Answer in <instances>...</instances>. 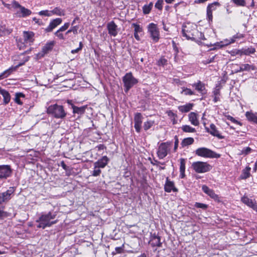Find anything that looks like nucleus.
<instances>
[{"instance_id": "f257e3e1", "label": "nucleus", "mask_w": 257, "mask_h": 257, "mask_svg": "<svg viewBox=\"0 0 257 257\" xmlns=\"http://www.w3.org/2000/svg\"><path fill=\"white\" fill-rule=\"evenodd\" d=\"M182 33L187 39L194 41L198 44L205 39L204 34L197 29V26L191 23H187L182 26Z\"/></svg>"}, {"instance_id": "f03ea898", "label": "nucleus", "mask_w": 257, "mask_h": 257, "mask_svg": "<svg viewBox=\"0 0 257 257\" xmlns=\"http://www.w3.org/2000/svg\"><path fill=\"white\" fill-rule=\"evenodd\" d=\"M56 216L55 212L49 211L47 213H42L36 220V222L38 223L37 227L42 229L51 227L57 222V220L55 219Z\"/></svg>"}, {"instance_id": "7ed1b4c3", "label": "nucleus", "mask_w": 257, "mask_h": 257, "mask_svg": "<svg viewBox=\"0 0 257 257\" xmlns=\"http://www.w3.org/2000/svg\"><path fill=\"white\" fill-rule=\"evenodd\" d=\"M47 112L57 118H63L66 115L63 106L57 104L50 105L47 108Z\"/></svg>"}, {"instance_id": "20e7f679", "label": "nucleus", "mask_w": 257, "mask_h": 257, "mask_svg": "<svg viewBox=\"0 0 257 257\" xmlns=\"http://www.w3.org/2000/svg\"><path fill=\"white\" fill-rule=\"evenodd\" d=\"M195 154L198 156L205 158L217 159L220 157V154H217L211 150L205 147L198 148L195 150Z\"/></svg>"}, {"instance_id": "39448f33", "label": "nucleus", "mask_w": 257, "mask_h": 257, "mask_svg": "<svg viewBox=\"0 0 257 257\" xmlns=\"http://www.w3.org/2000/svg\"><path fill=\"white\" fill-rule=\"evenodd\" d=\"M124 91L127 92L135 85L138 83V80L134 77L132 73L128 72L122 77Z\"/></svg>"}, {"instance_id": "423d86ee", "label": "nucleus", "mask_w": 257, "mask_h": 257, "mask_svg": "<svg viewBox=\"0 0 257 257\" xmlns=\"http://www.w3.org/2000/svg\"><path fill=\"white\" fill-rule=\"evenodd\" d=\"M193 170L198 173H204L209 171L211 166L207 162L197 161L193 162L192 164Z\"/></svg>"}, {"instance_id": "0eeeda50", "label": "nucleus", "mask_w": 257, "mask_h": 257, "mask_svg": "<svg viewBox=\"0 0 257 257\" xmlns=\"http://www.w3.org/2000/svg\"><path fill=\"white\" fill-rule=\"evenodd\" d=\"M34 33L31 31L23 32L24 43L21 41L18 42V46L20 50L23 49L27 45H31L34 42Z\"/></svg>"}, {"instance_id": "6e6552de", "label": "nucleus", "mask_w": 257, "mask_h": 257, "mask_svg": "<svg viewBox=\"0 0 257 257\" xmlns=\"http://www.w3.org/2000/svg\"><path fill=\"white\" fill-rule=\"evenodd\" d=\"M172 143L170 142L162 143L158 147L157 156L160 159H163L166 157L170 151Z\"/></svg>"}, {"instance_id": "1a4fd4ad", "label": "nucleus", "mask_w": 257, "mask_h": 257, "mask_svg": "<svg viewBox=\"0 0 257 257\" xmlns=\"http://www.w3.org/2000/svg\"><path fill=\"white\" fill-rule=\"evenodd\" d=\"M148 33L153 41L156 43L160 39V32L157 25L153 23H150L147 27Z\"/></svg>"}, {"instance_id": "9d476101", "label": "nucleus", "mask_w": 257, "mask_h": 257, "mask_svg": "<svg viewBox=\"0 0 257 257\" xmlns=\"http://www.w3.org/2000/svg\"><path fill=\"white\" fill-rule=\"evenodd\" d=\"M29 60V57L26 56L24 58L22 62L19 63L15 67H11L8 69L5 70L0 74V80H2L5 78H7L14 71H15L17 68L24 65L26 62Z\"/></svg>"}, {"instance_id": "9b49d317", "label": "nucleus", "mask_w": 257, "mask_h": 257, "mask_svg": "<svg viewBox=\"0 0 257 257\" xmlns=\"http://www.w3.org/2000/svg\"><path fill=\"white\" fill-rule=\"evenodd\" d=\"M12 174V169L10 165H0V180H6L11 177Z\"/></svg>"}, {"instance_id": "f8f14e48", "label": "nucleus", "mask_w": 257, "mask_h": 257, "mask_svg": "<svg viewBox=\"0 0 257 257\" xmlns=\"http://www.w3.org/2000/svg\"><path fill=\"white\" fill-rule=\"evenodd\" d=\"M243 37V35L241 34L240 35H235L230 39H225L223 41H220L219 42H217L214 44V45L217 48H222L224 46H227L229 44L233 43L236 39L241 38Z\"/></svg>"}, {"instance_id": "ddd939ff", "label": "nucleus", "mask_w": 257, "mask_h": 257, "mask_svg": "<svg viewBox=\"0 0 257 257\" xmlns=\"http://www.w3.org/2000/svg\"><path fill=\"white\" fill-rule=\"evenodd\" d=\"M54 46V42L51 41L47 43L42 48L41 52L38 53L37 55V59H40L43 57L46 54L51 51Z\"/></svg>"}, {"instance_id": "4468645a", "label": "nucleus", "mask_w": 257, "mask_h": 257, "mask_svg": "<svg viewBox=\"0 0 257 257\" xmlns=\"http://www.w3.org/2000/svg\"><path fill=\"white\" fill-rule=\"evenodd\" d=\"M14 187H10L7 191L0 193V204L9 200L11 198V195L14 193Z\"/></svg>"}, {"instance_id": "2eb2a0df", "label": "nucleus", "mask_w": 257, "mask_h": 257, "mask_svg": "<svg viewBox=\"0 0 257 257\" xmlns=\"http://www.w3.org/2000/svg\"><path fill=\"white\" fill-rule=\"evenodd\" d=\"M143 116L141 113H136L135 114L134 121L135 125L134 127L137 132L140 133L141 130Z\"/></svg>"}, {"instance_id": "dca6fc26", "label": "nucleus", "mask_w": 257, "mask_h": 257, "mask_svg": "<svg viewBox=\"0 0 257 257\" xmlns=\"http://www.w3.org/2000/svg\"><path fill=\"white\" fill-rule=\"evenodd\" d=\"M241 201L257 212V203L255 200L249 199L247 196H243L241 199Z\"/></svg>"}, {"instance_id": "f3484780", "label": "nucleus", "mask_w": 257, "mask_h": 257, "mask_svg": "<svg viewBox=\"0 0 257 257\" xmlns=\"http://www.w3.org/2000/svg\"><path fill=\"white\" fill-rule=\"evenodd\" d=\"M164 190L166 192L170 193L171 191L176 192L178 189L175 187L174 182L170 181L167 177L164 185Z\"/></svg>"}, {"instance_id": "a211bd4d", "label": "nucleus", "mask_w": 257, "mask_h": 257, "mask_svg": "<svg viewBox=\"0 0 257 257\" xmlns=\"http://www.w3.org/2000/svg\"><path fill=\"white\" fill-rule=\"evenodd\" d=\"M107 28L110 35L115 37L117 35V26L113 21H111L107 24Z\"/></svg>"}, {"instance_id": "6ab92c4d", "label": "nucleus", "mask_w": 257, "mask_h": 257, "mask_svg": "<svg viewBox=\"0 0 257 257\" xmlns=\"http://www.w3.org/2000/svg\"><path fill=\"white\" fill-rule=\"evenodd\" d=\"M62 22V19L56 18L51 21L49 26L45 29L46 32H50L55 28L57 26L59 25Z\"/></svg>"}, {"instance_id": "aec40b11", "label": "nucleus", "mask_w": 257, "mask_h": 257, "mask_svg": "<svg viewBox=\"0 0 257 257\" xmlns=\"http://www.w3.org/2000/svg\"><path fill=\"white\" fill-rule=\"evenodd\" d=\"M109 161V160L107 156H104L95 162L94 166H95V168L98 167L99 168H104L107 165Z\"/></svg>"}, {"instance_id": "412c9836", "label": "nucleus", "mask_w": 257, "mask_h": 257, "mask_svg": "<svg viewBox=\"0 0 257 257\" xmlns=\"http://www.w3.org/2000/svg\"><path fill=\"white\" fill-rule=\"evenodd\" d=\"M192 86L195 87V89L202 95L205 94L207 93L205 84L200 81H198L197 83L193 84Z\"/></svg>"}, {"instance_id": "4be33fe9", "label": "nucleus", "mask_w": 257, "mask_h": 257, "mask_svg": "<svg viewBox=\"0 0 257 257\" xmlns=\"http://www.w3.org/2000/svg\"><path fill=\"white\" fill-rule=\"evenodd\" d=\"M202 190L205 193L207 194L212 199L214 200L218 199V196L215 193L214 191L213 190L210 189L207 186L203 185L202 187Z\"/></svg>"}, {"instance_id": "5701e85b", "label": "nucleus", "mask_w": 257, "mask_h": 257, "mask_svg": "<svg viewBox=\"0 0 257 257\" xmlns=\"http://www.w3.org/2000/svg\"><path fill=\"white\" fill-rule=\"evenodd\" d=\"M31 14L32 12L30 10L22 6L20 11H17L16 15L18 17H26Z\"/></svg>"}, {"instance_id": "b1692460", "label": "nucleus", "mask_w": 257, "mask_h": 257, "mask_svg": "<svg viewBox=\"0 0 257 257\" xmlns=\"http://www.w3.org/2000/svg\"><path fill=\"white\" fill-rule=\"evenodd\" d=\"M150 243L153 247L161 246L162 243L161 242L160 237L157 236L155 234H153L151 237V239L150 241Z\"/></svg>"}, {"instance_id": "393cba45", "label": "nucleus", "mask_w": 257, "mask_h": 257, "mask_svg": "<svg viewBox=\"0 0 257 257\" xmlns=\"http://www.w3.org/2000/svg\"><path fill=\"white\" fill-rule=\"evenodd\" d=\"M25 99V95L22 92H17L15 94L14 100L15 103L22 105Z\"/></svg>"}, {"instance_id": "a878e982", "label": "nucleus", "mask_w": 257, "mask_h": 257, "mask_svg": "<svg viewBox=\"0 0 257 257\" xmlns=\"http://www.w3.org/2000/svg\"><path fill=\"white\" fill-rule=\"evenodd\" d=\"M189 120L191 123L195 126H198L199 124V121L198 119V115L194 112H190L188 115Z\"/></svg>"}, {"instance_id": "bb28decb", "label": "nucleus", "mask_w": 257, "mask_h": 257, "mask_svg": "<svg viewBox=\"0 0 257 257\" xmlns=\"http://www.w3.org/2000/svg\"><path fill=\"white\" fill-rule=\"evenodd\" d=\"M210 130L208 131L211 135L216 137L218 139H223V137L219 133V131L217 130L216 126L213 123L210 125Z\"/></svg>"}, {"instance_id": "cd10ccee", "label": "nucleus", "mask_w": 257, "mask_h": 257, "mask_svg": "<svg viewBox=\"0 0 257 257\" xmlns=\"http://www.w3.org/2000/svg\"><path fill=\"white\" fill-rule=\"evenodd\" d=\"M180 177L181 178H184L185 176V165H186V161L185 159L183 158L180 159Z\"/></svg>"}, {"instance_id": "c85d7f7f", "label": "nucleus", "mask_w": 257, "mask_h": 257, "mask_svg": "<svg viewBox=\"0 0 257 257\" xmlns=\"http://www.w3.org/2000/svg\"><path fill=\"white\" fill-rule=\"evenodd\" d=\"M0 94H1L4 98V102L5 104H8L11 100V96L8 91L0 87Z\"/></svg>"}, {"instance_id": "c756f323", "label": "nucleus", "mask_w": 257, "mask_h": 257, "mask_svg": "<svg viewBox=\"0 0 257 257\" xmlns=\"http://www.w3.org/2000/svg\"><path fill=\"white\" fill-rule=\"evenodd\" d=\"M256 69V67L254 65H250L248 64H242L240 65L239 70H238L240 72L244 71H250V70H255Z\"/></svg>"}, {"instance_id": "7c9ffc66", "label": "nucleus", "mask_w": 257, "mask_h": 257, "mask_svg": "<svg viewBox=\"0 0 257 257\" xmlns=\"http://www.w3.org/2000/svg\"><path fill=\"white\" fill-rule=\"evenodd\" d=\"M193 106V103H188L185 105L178 106V109L182 113L188 112L192 109Z\"/></svg>"}, {"instance_id": "2f4dec72", "label": "nucleus", "mask_w": 257, "mask_h": 257, "mask_svg": "<svg viewBox=\"0 0 257 257\" xmlns=\"http://www.w3.org/2000/svg\"><path fill=\"white\" fill-rule=\"evenodd\" d=\"M51 16L55 15L59 16H62L65 15V11L64 10L59 8L56 7L53 10L51 11Z\"/></svg>"}, {"instance_id": "473e14b6", "label": "nucleus", "mask_w": 257, "mask_h": 257, "mask_svg": "<svg viewBox=\"0 0 257 257\" xmlns=\"http://www.w3.org/2000/svg\"><path fill=\"white\" fill-rule=\"evenodd\" d=\"M250 168L248 166L246 167L244 169H243L240 175L241 179H245L248 178L250 176Z\"/></svg>"}, {"instance_id": "72a5a7b5", "label": "nucleus", "mask_w": 257, "mask_h": 257, "mask_svg": "<svg viewBox=\"0 0 257 257\" xmlns=\"http://www.w3.org/2000/svg\"><path fill=\"white\" fill-rule=\"evenodd\" d=\"M241 49L242 55H249L251 54H253L255 51V49L252 47L243 48Z\"/></svg>"}, {"instance_id": "f704fd0d", "label": "nucleus", "mask_w": 257, "mask_h": 257, "mask_svg": "<svg viewBox=\"0 0 257 257\" xmlns=\"http://www.w3.org/2000/svg\"><path fill=\"white\" fill-rule=\"evenodd\" d=\"M194 142L193 138H187L183 140L181 142V145L183 147L192 145Z\"/></svg>"}, {"instance_id": "c9c22d12", "label": "nucleus", "mask_w": 257, "mask_h": 257, "mask_svg": "<svg viewBox=\"0 0 257 257\" xmlns=\"http://www.w3.org/2000/svg\"><path fill=\"white\" fill-rule=\"evenodd\" d=\"M220 89L216 88L213 91V101L216 103L220 100Z\"/></svg>"}, {"instance_id": "e433bc0d", "label": "nucleus", "mask_w": 257, "mask_h": 257, "mask_svg": "<svg viewBox=\"0 0 257 257\" xmlns=\"http://www.w3.org/2000/svg\"><path fill=\"white\" fill-rule=\"evenodd\" d=\"M153 7V3L150 2L148 5H145L143 7V13L145 15L150 13Z\"/></svg>"}, {"instance_id": "4c0bfd02", "label": "nucleus", "mask_w": 257, "mask_h": 257, "mask_svg": "<svg viewBox=\"0 0 257 257\" xmlns=\"http://www.w3.org/2000/svg\"><path fill=\"white\" fill-rule=\"evenodd\" d=\"M245 116L247 119L250 121L255 122L257 120V116L256 114L252 112L248 111L246 112L245 113Z\"/></svg>"}, {"instance_id": "58836bf2", "label": "nucleus", "mask_w": 257, "mask_h": 257, "mask_svg": "<svg viewBox=\"0 0 257 257\" xmlns=\"http://www.w3.org/2000/svg\"><path fill=\"white\" fill-rule=\"evenodd\" d=\"M73 109V112L74 113H77L81 114L83 113L85 110V106H82V107H77L75 105H72V106Z\"/></svg>"}, {"instance_id": "ea45409f", "label": "nucleus", "mask_w": 257, "mask_h": 257, "mask_svg": "<svg viewBox=\"0 0 257 257\" xmlns=\"http://www.w3.org/2000/svg\"><path fill=\"white\" fill-rule=\"evenodd\" d=\"M219 3L216 2L210 4L207 7V11H210V12L212 13L213 11H215L216 9V7L219 6Z\"/></svg>"}, {"instance_id": "a19ab883", "label": "nucleus", "mask_w": 257, "mask_h": 257, "mask_svg": "<svg viewBox=\"0 0 257 257\" xmlns=\"http://www.w3.org/2000/svg\"><path fill=\"white\" fill-rule=\"evenodd\" d=\"M182 130L186 133H195L196 132L195 128L192 127L188 125H184L181 127Z\"/></svg>"}, {"instance_id": "79ce46f5", "label": "nucleus", "mask_w": 257, "mask_h": 257, "mask_svg": "<svg viewBox=\"0 0 257 257\" xmlns=\"http://www.w3.org/2000/svg\"><path fill=\"white\" fill-rule=\"evenodd\" d=\"M181 93L185 95H192L195 94L194 92L191 90V89L185 87L182 88V90Z\"/></svg>"}, {"instance_id": "37998d69", "label": "nucleus", "mask_w": 257, "mask_h": 257, "mask_svg": "<svg viewBox=\"0 0 257 257\" xmlns=\"http://www.w3.org/2000/svg\"><path fill=\"white\" fill-rule=\"evenodd\" d=\"M154 121L152 120H149L145 122L144 123V128L145 131H147L150 129L154 124Z\"/></svg>"}, {"instance_id": "c03bdc74", "label": "nucleus", "mask_w": 257, "mask_h": 257, "mask_svg": "<svg viewBox=\"0 0 257 257\" xmlns=\"http://www.w3.org/2000/svg\"><path fill=\"white\" fill-rule=\"evenodd\" d=\"M22 7V6L20 5V4L16 1H13L12 2V9H14V10L17 11H20Z\"/></svg>"}, {"instance_id": "a18cd8bd", "label": "nucleus", "mask_w": 257, "mask_h": 257, "mask_svg": "<svg viewBox=\"0 0 257 257\" xmlns=\"http://www.w3.org/2000/svg\"><path fill=\"white\" fill-rule=\"evenodd\" d=\"M11 32L7 29L5 26L0 25V36L10 33Z\"/></svg>"}, {"instance_id": "49530a36", "label": "nucleus", "mask_w": 257, "mask_h": 257, "mask_svg": "<svg viewBox=\"0 0 257 257\" xmlns=\"http://www.w3.org/2000/svg\"><path fill=\"white\" fill-rule=\"evenodd\" d=\"M132 26L134 28V33H139L142 32L143 29L140 25L136 23H133Z\"/></svg>"}, {"instance_id": "de8ad7c7", "label": "nucleus", "mask_w": 257, "mask_h": 257, "mask_svg": "<svg viewBox=\"0 0 257 257\" xmlns=\"http://www.w3.org/2000/svg\"><path fill=\"white\" fill-rule=\"evenodd\" d=\"M164 4V0H158L155 5V7L157 9L162 11L163 9V5Z\"/></svg>"}, {"instance_id": "09e8293b", "label": "nucleus", "mask_w": 257, "mask_h": 257, "mask_svg": "<svg viewBox=\"0 0 257 257\" xmlns=\"http://www.w3.org/2000/svg\"><path fill=\"white\" fill-rule=\"evenodd\" d=\"M252 150L249 147H245L241 151V155H247L252 152Z\"/></svg>"}, {"instance_id": "8fccbe9b", "label": "nucleus", "mask_w": 257, "mask_h": 257, "mask_svg": "<svg viewBox=\"0 0 257 257\" xmlns=\"http://www.w3.org/2000/svg\"><path fill=\"white\" fill-rule=\"evenodd\" d=\"M232 2L238 6L244 7L246 2L244 0H232Z\"/></svg>"}, {"instance_id": "3c124183", "label": "nucleus", "mask_w": 257, "mask_h": 257, "mask_svg": "<svg viewBox=\"0 0 257 257\" xmlns=\"http://www.w3.org/2000/svg\"><path fill=\"white\" fill-rule=\"evenodd\" d=\"M101 173V171L98 167H95L94 166V170L92 172V175L94 177L98 176Z\"/></svg>"}, {"instance_id": "603ef678", "label": "nucleus", "mask_w": 257, "mask_h": 257, "mask_svg": "<svg viewBox=\"0 0 257 257\" xmlns=\"http://www.w3.org/2000/svg\"><path fill=\"white\" fill-rule=\"evenodd\" d=\"M230 54L232 56L236 55L242 56L241 49H234L230 51Z\"/></svg>"}, {"instance_id": "864d4df0", "label": "nucleus", "mask_w": 257, "mask_h": 257, "mask_svg": "<svg viewBox=\"0 0 257 257\" xmlns=\"http://www.w3.org/2000/svg\"><path fill=\"white\" fill-rule=\"evenodd\" d=\"M167 64V60L164 57H162L158 61V65L159 66H165Z\"/></svg>"}, {"instance_id": "5fc2aeb1", "label": "nucleus", "mask_w": 257, "mask_h": 257, "mask_svg": "<svg viewBox=\"0 0 257 257\" xmlns=\"http://www.w3.org/2000/svg\"><path fill=\"white\" fill-rule=\"evenodd\" d=\"M39 15L40 16L51 17V11H49V10L41 11L39 12Z\"/></svg>"}, {"instance_id": "6e6d98bb", "label": "nucleus", "mask_w": 257, "mask_h": 257, "mask_svg": "<svg viewBox=\"0 0 257 257\" xmlns=\"http://www.w3.org/2000/svg\"><path fill=\"white\" fill-rule=\"evenodd\" d=\"M194 206L196 208H201L203 209H206L207 208V205L198 202H196L194 204Z\"/></svg>"}, {"instance_id": "4d7b16f0", "label": "nucleus", "mask_w": 257, "mask_h": 257, "mask_svg": "<svg viewBox=\"0 0 257 257\" xmlns=\"http://www.w3.org/2000/svg\"><path fill=\"white\" fill-rule=\"evenodd\" d=\"M227 118L228 120H230L233 123H234L235 124H238L239 125H242L241 122H240V121H239L235 119L234 117H233L232 116H231L230 115L227 116Z\"/></svg>"}, {"instance_id": "13d9d810", "label": "nucleus", "mask_w": 257, "mask_h": 257, "mask_svg": "<svg viewBox=\"0 0 257 257\" xmlns=\"http://www.w3.org/2000/svg\"><path fill=\"white\" fill-rule=\"evenodd\" d=\"M124 248V244H122L121 246L116 247L115 248V252H113L112 254H115L116 253H121L123 252Z\"/></svg>"}, {"instance_id": "bf43d9fd", "label": "nucleus", "mask_w": 257, "mask_h": 257, "mask_svg": "<svg viewBox=\"0 0 257 257\" xmlns=\"http://www.w3.org/2000/svg\"><path fill=\"white\" fill-rule=\"evenodd\" d=\"M61 31H60L58 30L55 33V35L60 40H64L65 38L62 33H61Z\"/></svg>"}, {"instance_id": "052dcab7", "label": "nucleus", "mask_w": 257, "mask_h": 257, "mask_svg": "<svg viewBox=\"0 0 257 257\" xmlns=\"http://www.w3.org/2000/svg\"><path fill=\"white\" fill-rule=\"evenodd\" d=\"M70 26L69 23H65L63 26L61 27L58 30L60 31L63 32L66 30Z\"/></svg>"}, {"instance_id": "680f3d73", "label": "nucleus", "mask_w": 257, "mask_h": 257, "mask_svg": "<svg viewBox=\"0 0 257 257\" xmlns=\"http://www.w3.org/2000/svg\"><path fill=\"white\" fill-rule=\"evenodd\" d=\"M82 47H83L82 43L81 42H80L79 43V47L76 49L72 50L71 51V53L72 54H75V53H78L79 51H80L82 49Z\"/></svg>"}, {"instance_id": "e2e57ef3", "label": "nucleus", "mask_w": 257, "mask_h": 257, "mask_svg": "<svg viewBox=\"0 0 257 257\" xmlns=\"http://www.w3.org/2000/svg\"><path fill=\"white\" fill-rule=\"evenodd\" d=\"M8 213L0 209V219L7 217Z\"/></svg>"}, {"instance_id": "0e129e2a", "label": "nucleus", "mask_w": 257, "mask_h": 257, "mask_svg": "<svg viewBox=\"0 0 257 257\" xmlns=\"http://www.w3.org/2000/svg\"><path fill=\"white\" fill-rule=\"evenodd\" d=\"M77 29H78V27L76 26H75L72 27L70 30V31L71 32H73L74 34H76L77 33Z\"/></svg>"}, {"instance_id": "69168bd1", "label": "nucleus", "mask_w": 257, "mask_h": 257, "mask_svg": "<svg viewBox=\"0 0 257 257\" xmlns=\"http://www.w3.org/2000/svg\"><path fill=\"white\" fill-rule=\"evenodd\" d=\"M178 144H179V140L177 138V136L175 137V144H174V151H176L178 148Z\"/></svg>"}, {"instance_id": "338daca9", "label": "nucleus", "mask_w": 257, "mask_h": 257, "mask_svg": "<svg viewBox=\"0 0 257 257\" xmlns=\"http://www.w3.org/2000/svg\"><path fill=\"white\" fill-rule=\"evenodd\" d=\"M207 16L208 19L209 21L212 20V18H213L212 13L210 12V11H209V12L207 11Z\"/></svg>"}, {"instance_id": "774afa93", "label": "nucleus", "mask_w": 257, "mask_h": 257, "mask_svg": "<svg viewBox=\"0 0 257 257\" xmlns=\"http://www.w3.org/2000/svg\"><path fill=\"white\" fill-rule=\"evenodd\" d=\"M2 3H3V4L4 5V6L6 8H8V9H10V10H11V9H12V7H12V3H11V4H6V3H5V2H4L3 1H2Z\"/></svg>"}]
</instances>
